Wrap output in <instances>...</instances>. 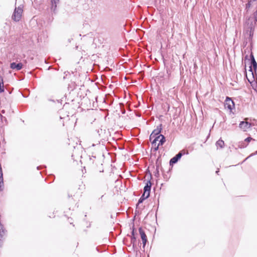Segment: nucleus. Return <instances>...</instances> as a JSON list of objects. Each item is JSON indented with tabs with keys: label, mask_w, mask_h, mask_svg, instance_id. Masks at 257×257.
Listing matches in <instances>:
<instances>
[{
	"label": "nucleus",
	"mask_w": 257,
	"mask_h": 257,
	"mask_svg": "<svg viewBox=\"0 0 257 257\" xmlns=\"http://www.w3.org/2000/svg\"><path fill=\"white\" fill-rule=\"evenodd\" d=\"M1 237H2V236H0V238H1Z\"/></svg>",
	"instance_id": "24"
},
{
	"label": "nucleus",
	"mask_w": 257,
	"mask_h": 257,
	"mask_svg": "<svg viewBox=\"0 0 257 257\" xmlns=\"http://www.w3.org/2000/svg\"><path fill=\"white\" fill-rule=\"evenodd\" d=\"M23 12V9L22 6L16 8L12 15V19L16 22L19 21L22 18Z\"/></svg>",
	"instance_id": "2"
},
{
	"label": "nucleus",
	"mask_w": 257,
	"mask_h": 257,
	"mask_svg": "<svg viewBox=\"0 0 257 257\" xmlns=\"http://www.w3.org/2000/svg\"><path fill=\"white\" fill-rule=\"evenodd\" d=\"M255 15L256 16H255V20L256 21H257V11L255 12Z\"/></svg>",
	"instance_id": "19"
},
{
	"label": "nucleus",
	"mask_w": 257,
	"mask_h": 257,
	"mask_svg": "<svg viewBox=\"0 0 257 257\" xmlns=\"http://www.w3.org/2000/svg\"><path fill=\"white\" fill-rule=\"evenodd\" d=\"M251 63H252V65L253 66V67L254 70L255 71V70L257 68V63L255 62V61L254 59L253 58V57H252V59L251 60Z\"/></svg>",
	"instance_id": "11"
},
{
	"label": "nucleus",
	"mask_w": 257,
	"mask_h": 257,
	"mask_svg": "<svg viewBox=\"0 0 257 257\" xmlns=\"http://www.w3.org/2000/svg\"><path fill=\"white\" fill-rule=\"evenodd\" d=\"M2 81H3V79H2H2H0V83H2Z\"/></svg>",
	"instance_id": "22"
},
{
	"label": "nucleus",
	"mask_w": 257,
	"mask_h": 257,
	"mask_svg": "<svg viewBox=\"0 0 257 257\" xmlns=\"http://www.w3.org/2000/svg\"><path fill=\"white\" fill-rule=\"evenodd\" d=\"M257 154V151L255 152V153L251 154L249 157L252 156L254 155Z\"/></svg>",
	"instance_id": "20"
},
{
	"label": "nucleus",
	"mask_w": 257,
	"mask_h": 257,
	"mask_svg": "<svg viewBox=\"0 0 257 257\" xmlns=\"http://www.w3.org/2000/svg\"><path fill=\"white\" fill-rule=\"evenodd\" d=\"M152 184L150 181H148L146 185L145 186L144 189V193L143 194V197H144L145 198H147L150 196V190Z\"/></svg>",
	"instance_id": "4"
},
{
	"label": "nucleus",
	"mask_w": 257,
	"mask_h": 257,
	"mask_svg": "<svg viewBox=\"0 0 257 257\" xmlns=\"http://www.w3.org/2000/svg\"><path fill=\"white\" fill-rule=\"evenodd\" d=\"M224 106L228 108L230 111L234 107L233 101L229 97H227L224 103Z\"/></svg>",
	"instance_id": "5"
},
{
	"label": "nucleus",
	"mask_w": 257,
	"mask_h": 257,
	"mask_svg": "<svg viewBox=\"0 0 257 257\" xmlns=\"http://www.w3.org/2000/svg\"><path fill=\"white\" fill-rule=\"evenodd\" d=\"M140 233L141 236V238L143 240L144 245H145L147 240V236L145 234V232L141 229H140Z\"/></svg>",
	"instance_id": "8"
},
{
	"label": "nucleus",
	"mask_w": 257,
	"mask_h": 257,
	"mask_svg": "<svg viewBox=\"0 0 257 257\" xmlns=\"http://www.w3.org/2000/svg\"><path fill=\"white\" fill-rule=\"evenodd\" d=\"M248 118H245V121H241L239 124L240 128L244 132H246L249 130L251 126L250 123H249L246 120Z\"/></svg>",
	"instance_id": "3"
},
{
	"label": "nucleus",
	"mask_w": 257,
	"mask_h": 257,
	"mask_svg": "<svg viewBox=\"0 0 257 257\" xmlns=\"http://www.w3.org/2000/svg\"><path fill=\"white\" fill-rule=\"evenodd\" d=\"M161 132V128H158L157 129L154 130L150 136V139L152 140L154 138L156 137L157 135H159Z\"/></svg>",
	"instance_id": "9"
},
{
	"label": "nucleus",
	"mask_w": 257,
	"mask_h": 257,
	"mask_svg": "<svg viewBox=\"0 0 257 257\" xmlns=\"http://www.w3.org/2000/svg\"><path fill=\"white\" fill-rule=\"evenodd\" d=\"M224 144V142L221 140H218L216 143L217 147H219L220 148H222L223 147Z\"/></svg>",
	"instance_id": "10"
},
{
	"label": "nucleus",
	"mask_w": 257,
	"mask_h": 257,
	"mask_svg": "<svg viewBox=\"0 0 257 257\" xmlns=\"http://www.w3.org/2000/svg\"><path fill=\"white\" fill-rule=\"evenodd\" d=\"M182 154L181 153H179L176 156L172 158L170 161V165H173L176 163L179 159L181 158Z\"/></svg>",
	"instance_id": "6"
},
{
	"label": "nucleus",
	"mask_w": 257,
	"mask_h": 257,
	"mask_svg": "<svg viewBox=\"0 0 257 257\" xmlns=\"http://www.w3.org/2000/svg\"><path fill=\"white\" fill-rule=\"evenodd\" d=\"M4 91V83L2 81V83H0V92H3Z\"/></svg>",
	"instance_id": "13"
},
{
	"label": "nucleus",
	"mask_w": 257,
	"mask_h": 257,
	"mask_svg": "<svg viewBox=\"0 0 257 257\" xmlns=\"http://www.w3.org/2000/svg\"><path fill=\"white\" fill-rule=\"evenodd\" d=\"M253 140V139H252V138H251V137H248L247 138H246V139H245L244 140V142H245V143H246V144H248V143H249L251 140Z\"/></svg>",
	"instance_id": "15"
},
{
	"label": "nucleus",
	"mask_w": 257,
	"mask_h": 257,
	"mask_svg": "<svg viewBox=\"0 0 257 257\" xmlns=\"http://www.w3.org/2000/svg\"><path fill=\"white\" fill-rule=\"evenodd\" d=\"M154 140L152 141V145L154 148L155 151H157L159 147L161 145H163L165 142V138L162 135L153 138Z\"/></svg>",
	"instance_id": "1"
},
{
	"label": "nucleus",
	"mask_w": 257,
	"mask_h": 257,
	"mask_svg": "<svg viewBox=\"0 0 257 257\" xmlns=\"http://www.w3.org/2000/svg\"><path fill=\"white\" fill-rule=\"evenodd\" d=\"M247 75H248L247 73H246V76L247 78Z\"/></svg>",
	"instance_id": "23"
},
{
	"label": "nucleus",
	"mask_w": 257,
	"mask_h": 257,
	"mask_svg": "<svg viewBox=\"0 0 257 257\" xmlns=\"http://www.w3.org/2000/svg\"><path fill=\"white\" fill-rule=\"evenodd\" d=\"M52 4V8H54V9L56 7V0H52L51 1Z\"/></svg>",
	"instance_id": "14"
},
{
	"label": "nucleus",
	"mask_w": 257,
	"mask_h": 257,
	"mask_svg": "<svg viewBox=\"0 0 257 257\" xmlns=\"http://www.w3.org/2000/svg\"><path fill=\"white\" fill-rule=\"evenodd\" d=\"M247 146V144H246L245 142L239 143V147L240 148H245Z\"/></svg>",
	"instance_id": "12"
},
{
	"label": "nucleus",
	"mask_w": 257,
	"mask_h": 257,
	"mask_svg": "<svg viewBox=\"0 0 257 257\" xmlns=\"http://www.w3.org/2000/svg\"><path fill=\"white\" fill-rule=\"evenodd\" d=\"M250 74L253 77V73L251 68V66L249 67V70L248 71V75Z\"/></svg>",
	"instance_id": "16"
},
{
	"label": "nucleus",
	"mask_w": 257,
	"mask_h": 257,
	"mask_svg": "<svg viewBox=\"0 0 257 257\" xmlns=\"http://www.w3.org/2000/svg\"><path fill=\"white\" fill-rule=\"evenodd\" d=\"M146 199V198H145V197H143V196H142L141 197V198L139 199V202H138V203H142V202L143 201V200H144V199Z\"/></svg>",
	"instance_id": "18"
},
{
	"label": "nucleus",
	"mask_w": 257,
	"mask_h": 257,
	"mask_svg": "<svg viewBox=\"0 0 257 257\" xmlns=\"http://www.w3.org/2000/svg\"><path fill=\"white\" fill-rule=\"evenodd\" d=\"M246 24L248 26V28H251L253 25L252 23L249 24V19L248 20V22H246Z\"/></svg>",
	"instance_id": "17"
},
{
	"label": "nucleus",
	"mask_w": 257,
	"mask_h": 257,
	"mask_svg": "<svg viewBox=\"0 0 257 257\" xmlns=\"http://www.w3.org/2000/svg\"><path fill=\"white\" fill-rule=\"evenodd\" d=\"M250 3L249 2L247 5H246V7H250Z\"/></svg>",
	"instance_id": "21"
},
{
	"label": "nucleus",
	"mask_w": 257,
	"mask_h": 257,
	"mask_svg": "<svg viewBox=\"0 0 257 257\" xmlns=\"http://www.w3.org/2000/svg\"><path fill=\"white\" fill-rule=\"evenodd\" d=\"M23 64L21 63H12L11 64V68L13 69H16V70H19L22 68Z\"/></svg>",
	"instance_id": "7"
}]
</instances>
